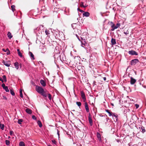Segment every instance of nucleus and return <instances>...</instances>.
<instances>
[{"instance_id":"24","label":"nucleus","mask_w":146,"mask_h":146,"mask_svg":"<svg viewBox=\"0 0 146 146\" xmlns=\"http://www.w3.org/2000/svg\"><path fill=\"white\" fill-rule=\"evenodd\" d=\"M120 26V24L119 23H117V24L116 26H115V28H114V29H113V30H115V29H117V28L119 26Z\"/></svg>"},{"instance_id":"30","label":"nucleus","mask_w":146,"mask_h":146,"mask_svg":"<svg viewBox=\"0 0 146 146\" xmlns=\"http://www.w3.org/2000/svg\"><path fill=\"white\" fill-rule=\"evenodd\" d=\"M11 8L12 11L13 12H14L15 10V6L14 5H12L11 6Z\"/></svg>"},{"instance_id":"4","label":"nucleus","mask_w":146,"mask_h":146,"mask_svg":"<svg viewBox=\"0 0 146 146\" xmlns=\"http://www.w3.org/2000/svg\"><path fill=\"white\" fill-rule=\"evenodd\" d=\"M88 118L90 124L91 126H92L93 125V121L92 119L91 115L90 113L89 114Z\"/></svg>"},{"instance_id":"2","label":"nucleus","mask_w":146,"mask_h":146,"mask_svg":"<svg viewBox=\"0 0 146 146\" xmlns=\"http://www.w3.org/2000/svg\"><path fill=\"white\" fill-rule=\"evenodd\" d=\"M81 46L85 49H87V44L85 41V39H84L83 41L81 42Z\"/></svg>"},{"instance_id":"55","label":"nucleus","mask_w":146,"mask_h":146,"mask_svg":"<svg viewBox=\"0 0 146 146\" xmlns=\"http://www.w3.org/2000/svg\"><path fill=\"white\" fill-rule=\"evenodd\" d=\"M11 0H10V2H11Z\"/></svg>"},{"instance_id":"26","label":"nucleus","mask_w":146,"mask_h":146,"mask_svg":"<svg viewBox=\"0 0 146 146\" xmlns=\"http://www.w3.org/2000/svg\"><path fill=\"white\" fill-rule=\"evenodd\" d=\"M46 94L47 95V96H48L50 100H51L52 98V96L50 94L48 93H46Z\"/></svg>"},{"instance_id":"8","label":"nucleus","mask_w":146,"mask_h":146,"mask_svg":"<svg viewBox=\"0 0 146 146\" xmlns=\"http://www.w3.org/2000/svg\"><path fill=\"white\" fill-rule=\"evenodd\" d=\"M2 63L4 65L7 67H9L11 64L9 61H5L4 60L3 61Z\"/></svg>"},{"instance_id":"44","label":"nucleus","mask_w":146,"mask_h":146,"mask_svg":"<svg viewBox=\"0 0 146 146\" xmlns=\"http://www.w3.org/2000/svg\"><path fill=\"white\" fill-rule=\"evenodd\" d=\"M3 99L5 100H7V98L5 96H3Z\"/></svg>"},{"instance_id":"7","label":"nucleus","mask_w":146,"mask_h":146,"mask_svg":"<svg viewBox=\"0 0 146 146\" xmlns=\"http://www.w3.org/2000/svg\"><path fill=\"white\" fill-rule=\"evenodd\" d=\"M84 106L86 112L88 113L89 112L90 110L89 108L88 105L86 102H85Z\"/></svg>"},{"instance_id":"6","label":"nucleus","mask_w":146,"mask_h":146,"mask_svg":"<svg viewBox=\"0 0 146 146\" xmlns=\"http://www.w3.org/2000/svg\"><path fill=\"white\" fill-rule=\"evenodd\" d=\"M128 53L129 54H131L132 55H138V54L137 52L136 51L134 50H130L128 52Z\"/></svg>"},{"instance_id":"52","label":"nucleus","mask_w":146,"mask_h":146,"mask_svg":"<svg viewBox=\"0 0 146 146\" xmlns=\"http://www.w3.org/2000/svg\"><path fill=\"white\" fill-rule=\"evenodd\" d=\"M1 82H2V83H3V82H4V81H3V79H2V80H1Z\"/></svg>"},{"instance_id":"32","label":"nucleus","mask_w":146,"mask_h":146,"mask_svg":"<svg viewBox=\"0 0 146 146\" xmlns=\"http://www.w3.org/2000/svg\"><path fill=\"white\" fill-rule=\"evenodd\" d=\"M141 129L142 130L141 132L143 133H144L145 131V129L144 127H141Z\"/></svg>"},{"instance_id":"10","label":"nucleus","mask_w":146,"mask_h":146,"mask_svg":"<svg viewBox=\"0 0 146 146\" xmlns=\"http://www.w3.org/2000/svg\"><path fill=\"white\" fill-rule=\"evenodd\" d=\"M83 15L84 16L86 17H88L90 16V13L88 12H84V11L83 12Z\"/></svg>"},{"instance_id":"9","label":"nucleus","mask_w":146,"mask_h":146,"mask_svg":"<svg viewBox=\"0 0 146 146\" xmlns=\"http://www.w3.org/2000/svg\"><path fill=\"white\" fill-rule=\"evenodd\" d=\"M136 82V80L133 78L132 77L131 78L130 83L131 84H134Z\"/></svg>"},{"instance_id":"45","label":"nucleus","mask_w":146,"mask_h":146,"mask_svg":"<svg viewBox=\"0 0 146 146\" xmlns=\"http://www.w3.org/2000/svg\"><path fill=\"white\" fill-rule=\"evenodd\" d=\"M76 25V24H73L72 25V28H73V29H74V25Z\"/></svg>"},{"instance_id":"37","label":"nucleus","mask_w":146,"mask_h":146,"mask_svg":"<svg viewBox=\"0 0 146 146\" xmlns=\"http://www.w3.org/2000/svg\"><path fill=\"white\" fill-rule=\"evenodd\" d=\"M18 55L21 57H22L23 56L22 54L20 52H18Z\"/></svg>"},{"instance_id":"46","label":"nucleus","mask_w":146,"mask_h":146,"mask_svg":"<svg viewBox=\"0 0 146 146\" xmlns=\"http://www.w3.org/2000/svg\"><path fill=\"white\" fill-rule=\"evenodd\" d=\"M57 134L58 135V136L59 137V130L58 129H57Z\"/></svg>"},{"instance_id":"22","label":"nucleus","mask_w":146,"mask_h":146,"mask_svg":"<svg viewBox=\"0 0 146 146\" xmlns=\"http://www.w3.org/2000/svg\"><path fill=\"white\" fill-rule=\"evenodd\" d=\"M29 54L30 55V56L32 58V59H34V55L31 52H29Z\"/></svg>"},{"instance_id":"21","label":"nucleus","mask_w":146,"mask_h":146,"mask_svg":"<svg viewBox=\"0 0 146 146\" xmlns=\"http://www.w3.org/2000/svg\"><path fill=\"white\" fill-rule=\"evenodd\" d=\"M37 123H38V126H39V127H42V123H41V122L40 121L38 120V121Z\"/></svg>"},{"instance_id":"25","label":"nucleus","mask_w":146,"mask_h":146,"mask_svg":"<svg viewBox=\"0 0 146 146\" xmlns=\"http://www.w3.org/2000/svg\"><path fill=\"white\" fill-rule=\"evenodd\" d=\"M5 126L3 124H0V128L2 130H3L4 129Z\"/></svg>"},{"instance_id":"47","label":"nucleus","mask_w":146,"mask_h":146,"mask_svg":"<svg viewBox=\"0 0 146 146\" xmlns=\"http://www.w3.org/2000/svg\"><path fill=\"white\" fill-rule=\"evenodd\" d=\"M103 79H104V81H105L106 80V77H104L103 78Z\"/></svg>"},{"instance_id":"11","label":"nucleus","mask_w":146,"mask_h":146,"mask_svg":"<svg viewBox=\"0 0 146 146\" xmlns=\"http://www.w3.org/2000/svg\"><path fill=\"white\" fill-rule=\"evenodd\" d=\"M40 83L42 86L44 87L46 86V84L45 81L43 80H41L40 81Z\"/></svg>"},{"instance_id":"5","label":"nucleus","mask_w":146,"mask_h":146,"mask_svg":"<svg viewBox=\"0 0 146 146\" xmlns=\"http://www.w3.org/2000/svg\"><path fill=\"white\" fill-rule=\"evenodd\" d=\"M138 59H137L133 60L131 61V64L132 65H135L138 62Z\"/></svg>"},{"instance_id":"43","label":"nucleus","mask_w":146,"mask_h":146,"mask_svg":"<svg viewBox=\"0 0 146 146\" xmlns=\"http://www.w3.org/2000/svg\"><path fill=\"white\" fill-rule=\"evenodd\" d=\"M2 87H3V89L5 88V87L6 86H5V85L4 84V83H3L2 84Z\"/></svg>"},{"instance_id":"50","label":"nucleus","mask_w":146,"mask_h":146,"mask_svg":"<svg viewBox=\"0 0 146 146\" xmlns=\"http://www.w3.org/2000/svg\"><path fill=\"white\" fill-rule=\"evenodd\" d=\"M2 80V78L1 77H0V81H1Z\"/></svg>"},{"instance_id":"34","label":"nucleus","mask_w":146,"mask_h":146,"mask_svg":"<svg viewBox=\"0 0 146 146\" xmlns=\"http://www.w3.org/2000/svg\"><path fill=\"white\" fill-rule=\"evenodd\" d=\"M76 104L79 107L81 105V103L80 102H76Z\"/></svg>"},{"instance_id":"41","label":"nucleus","mask_w":146,"mask_h":146,"mask_svg":"<svg viewBox=\"0 0 146 146\" xmlns=\"http://www.w3.org/2000/svg\"><path fill=\"white\" fill-rule=\"evenodd\" d=\"M9 133L10 135L12 136L13 134V132L12 131H10Z\"/></svg>"},{"instance_id":"17","label":"nucleus","mask_w":146,"mask_h":146,"mask_svg":"<svg viewBox=\"0 0 146 146\" xmlns=\"http://www.w3.org/2000/svg\"><path fill=\"white\" fill-rule=\"evenodd\" d=\"M80 6L81 7H82L84 8H86L87 6V5H84V3L83 2H81V3H80Z\"/></svg>"},{"instance_id":"42","label":"nucleus","mask_w":146,"mask_h":146,"mask_svg":"<svg viewBox=\"0 0 146 146\" xmlns=\"http://www.w3.org/2000/svg\"><path fill=\"white\" fill-rule=\"evenodd\" d=\"M52 143L54 144H56V142L54 140H52Z\"/></svg>"},{"instance_id":"13","label":"nucleus","mask_w":146,"mask_h":146,"mask_svg":"<svg viewBox=\"0 0 146 146\" xmlns=\"http://www.w3.org/2000/svg\"><path fill=\"white\" fill-rule=\"evenodd\" d=\"M111 42L112 45H114L116 44V43L115 39L112 38L111 39Z\"/></svg>"},{"instance_id":"15","label":"nucleus","mask_w":146,"mask_h":146,"mask_svg":"<svg viewBox=\"0 0 146 146\" xmlns=\"http://www.w3.org/2000/svg\"><path fill=\"white\" fill-rule=\"evenodd\" d=\"M97 136L98 140L99 141H101L102 140V139L100 134L98 132L97 133Z\"/></svg>"},{"instance_id":"28","label":"nucleus","mask_w":146,"mask_h":146,"mask_svg":"<svg viewBox=\"0 0 146 146\" xmlns=\"http://www.w3.org/2000/svg\"><path fill=\"white\" fill-rule=\"evenodd\" d=\"M49 32V31L46 29L45 31V32L46 34V35H47V36H48L50 34Z\"/></svg>"},{"instance_id":"19","label":"nucleus","mask_w":146,"mask_h":146,"mask_svg":"<svg viewBox=\"0 0 146 146\" xmlns=\"http://www.w3.org/2000/svg\"><path fill=\"white\" fill-rule=\"evenodd\" d=\"M111 116H112L113 119H115L116 120H117V116L115 115V113H112Z\"/></svg>"},{"instance_id":"38","label":"nucleus","mask_w":146,"mask_h":146,"mask_svg":"<svg viewBox=\"0 0 146 146\" xmlns=\"http://www.w3.org/2000/svg\"><path fill=\"white\" fill-rule=\"evenodd\" d=\"M32 119L34 120H36V117L35 115H33L32 116Z\"/></svg>"},{"instance_id":"48","label":"nucleus","mask_w":146,"mask_h":146,"mask_svg":"<svg viewBox=\"0 0 146 146\" xmlns=\"http://www.w3.org/2000/svg\"><path fill=\"white\" fill-rule=\"evenodd\" d=\"M9 54V51H8V52H7V54Z\"/></svg>"},{"instance_id":"1","label":"nucleus","mask_w":146,"mask_h":146,"mask_svg":"<svg viewBox=\"0 0 146 146\" xmlns=\"http://www.w3.org/2000/svg\"><path fill=\"white\" fill-rule=\"evenodd\" d=\"M35 90L38 93L40 94L43 96L45 97L47 96L46 93L44 91V89L42 87L38 86H36Z\"/></svg>"},{"instance_id":"18","label":"nucleus","mask_w":146,"mask_h":146,"mask_svg":"<svg viewBox=\"0 0 146 146\" xmlns=\"http://www.w3.org/2000/svg\"><path fill=\"white\" fill-rule=\"evenodd\" d=\"M106 111L107 112L109 116H110L112 115V112L108 110H106Z\"/></svg>"},{"instance_id":"27","label":"nucleus","mask_w":146,"mask_h":146,"mask_svg":"<svg viewBox=\"0 0 146 146\" xmlns=\"http://www.w3.org/2000/svg\"><path fill=\"white\" fill-rule=\"evenodd\" d=\"M23 120L22 119H18L17 123L18 124H21V122L23 121Z\"/></svg>"},{"instance_id":"16","label":"nucleus","mask_w":146,"mask_h":146,"mask_svg":"<svg viewBox=\"0 0 146 146\" xmlns=\"http://www.w3.org/2000/svg\"><path fill=\"white\" fill-rule=\"evenodd\" d=\"M14 66H15L16 68L18 70L19 68V63L17 62H15L14 63Z\"/></svg>"},{"instance_id":"39","label":"nucleus","mask_w":146,"mask_h":146,"mask_svg":"<svg viewBox=\"0 0 146 146\" xmlns=\"http://www.w3.org/2000/svg\"><path fill=\"white\" fill-rule=\"evenodd\" d=\"M77 10L78 11H79L80 12L82 13H83V12H84L81 9H80L79 8H78Z\"/></svg>"},{"instance_id":"23","label":"nucleus","mask_w":146,"mask_h":146,"mask_svg":"<svg viewBox=\"0 0 146 146\" xmlns=\"http://www.w3.org/2000/svg\"><path fill=\"white\" fill-rule=\"evenodd\" d=\"M19 146H25V144L23 141H21L19 143Z\"/></svg>"},{"instance_id":"56","label":"nucleus","mask_w":146,"mask_h":146,"mask_svg":"<svg viewBox=\"0 0 146 146\" xmlns=\"http://www.w3.org/2000/svg\"><path fill=\"white\" fill-rule=\"evenodd\" d=\"M9 137V138H10V137L9 136V137Z\"/></svg>"},{"instance_id":"33","label":"nucleus","mask_w":146,"mask_h":146,"mask_svg":"<svg viewBox=\"0 0 146 146\" xmlns=\"http://www.w3.org/2000/svg\"><path fill=\"white\" fill-rule=\"evenodd\" d=\"M3 79L4 80V81L5 82H6L7 81L6 76L3 75Z\"/></svg>"},{"instance_id":"51","label":"nucleus","mask_w":146,"mask_h":146,"mask_svg":"<svg viewBox=\"0 0 146 146\" xmlns=\"http://www.w3.org/2000/svg\"><path fill=\"white\" fill-rule=\"evenodd\" d=\"M17 52H20V50H19V49H17Z\"/></svg>"},{"instance_id":"53","label":"nucleus","mask_w":146,"mask_h":146,"mask_svg":"<svg viewBox=\"0 0 146 146\" xmlns=\"http://www.w3.org/2000/svg\"><path fill=\"white\" fill-rule=\"evenodd\" d=\"M124 34H127L128 33H127V32H126H126H124Z\"/></svg>"},{"instance_id":"49","label":"nucleus","mask_w":146,"mask_h":146,"mask_svg":"<svg viewBox=\"0 0 146 146\" xmlns=\"http://www.w3.org/2000/svg\"><path fill=\"white\" fill-rule=\"evenodd\" d=\"M136 108H137L139 107V105H137V104H136Z\"/></svg>"},{"instance_id":"36","label":"nucleus","mask_w":146,"mask_h":146,"mask_svg":"<svg viewBox=\"0 0 146 146\" xmlns=\"http://www.w3.org/2000/svg\"><path fill=\"white\" fill-rule=\"evenodd\" d=\"M20 96L22 98H23V95L22 93V91H20Z\"/></svg>"},{"instance_id":"29","label":"nucleus","mask_w":146,"mask_h":146,"mask_svg":"<svg viewBox=\"0 0 146 146\" xmlns=\"http://www.w3.org/2000/svg\"><path fill=\"white\" fill-rule=\"evenodd\" d=\"M3 89L5 90V91L7 92H9V90L8 88V87L7 86H6Z\"/></svg>"},{"instance_id":"12","label":"nucleus","mask_w":146,"mask_h":146,"mask_svg":"<svg viewBox=\"0 0 146 146\" xmlns=\"http://www.w3.org/2000/svg\"><path fill=\"white\" fill-rule=\"evenodd\" d=\"M110 25L111 28H112V29L111 30L112 31H114V30H113V29H114V28H115V24L112 22H110Z\"/></svg>"},{"instance_id":"14","label":"nucleus","mask_w":146,"mask_h":146,"mask_svg":"<svg viewBox=\"0 0 146 146\" xmlns=\"http://www.w3.org/2000/svg\"><path fill=\"white\" fill-rule=\"evenodd\" d=\"M25 111L27 113L29 114H31L32 113L31 110L29 108H26V109L25 110Z\"/></svg>"},{"instance_id":"40","label":"nucleus","mask_w":146,"mask_h":146,"mask_svg":"<svg viewBox=\"0 0 146 146\" xmlns=\"http://www.w3.org/2000/svg\"><path fill=\"white\" fill-rule=\"evenodd\" d=\"M2 50L3 51H4L5 52H7V51H9V50H8V49H7L6 50H5V49L3 48V49Z\"/></svg>"},{"instance_id":"54","label":"nucleus","mask_w":146,"mask_h":146,"mask_svg":"<svg viewBox=\"0 0 146 146\" xmlns=\"http://www.w3.org/2000/svg\"><path fill=\"white\" fill-rule=\"evenodd\" d=\"M48 146H52L49 145H48Z\"/></svg>"},{"instance_id":"35","label":"nucleus","mask_w":146,"mask_h":146,"mask_svg":"<svg viewBox=\"0 0 146 146\" xmlns=\"http://www.w3.org/2000/svg\"><path fill=\"white\" fill-rule=\"evenodd\" d=\"M11 94L13 96H14L15 94L13 90H10Z\"/></svg>"},{"instance_id":"3","label":"nucleus","mask_w":146,"mask_h":146,"mask_svg":"<svg viewBox=\"0 0 146 146\" xmlns=\"http://www.w3.org/2000/svg\"><path fill=\"white\" fill-rule=\"evenodd\" d=\"M80 93L83 101L84 102H86V99L85 95L84 92L83 91H82L80 92Z\"/></svg>"},{"instance_id":"20","label":"nucleus","mask_w":146,"mask_h":146,"mask_svg":"<svg viewBox=\"0 0 146 146\" xmlns=\"http://www.w3.org/2000/svg\"><path fill=\"white\" fill-rule=\"evenodd\" d=\"M7 35L8 37L10 39L12 38V36L11 35V34L10 32H8V33Z\"/></svg>"},{"instance_id":"31","label":"nucleus","mask_w":146,"mask_h":146,"mask_svg":"<svg viewBox=\"0 0 146 146\" xmlns=\"http://www.w3.org/2000/svg\"><path fill=\"white\" fill-rule=\"evenodd\" d=\"M5 143L6 144V145H10V141L9 140H6L5 141Z\"/></svg>"}]
</instances>
